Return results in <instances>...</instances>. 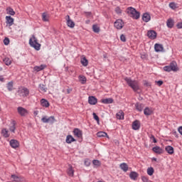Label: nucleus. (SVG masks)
<instances>
[{"mask_svg": "<svg viewBox=\"0 0 182 182\" xmlns=\"http://www.w3.org/2000/svg\"><path fill=\"white\" fill-rule=\"evenodd\" d=\"M124 80L127 82L128 86H129V87L134 90V92H137V90H139L140 85H139V81L133 80L129 77H125Z\"/></svg>", "mask_w": 182, "mask_h": 182, "instance_id": "nucleus-1", "label": "nucleus"}, {"mask_svg": "<svg viewBox=\"0 0 182 182\" xmlns=\"http://www.w3.org/2000/svg\"><path fill=\"white\" fill-rule=\"evenodd\" d=\"M127 14L133 19H139L140 18V13L133 7H128L127 9Z\"/></svg>", "mask_w": 182, "mask_h": 182, "instance_id": "nucleus-2", "label": "nucleus"}, {"mask_svg": "<svg viewBox=\"0 0 182 182\" xmlns=\"http://www.w3.org/2000/svg\"><path fill=\"white\" fill-rule=\"evenodd\" d=\"M29 44L32 48H34L36 50H41V44L38 43V38L35 37L34 35L31 36V38L29 40Z\"/></svg>", "mask_w": 182, "mask_h": 182, "instance_id": "nucleus-3", "label": "nucleus"}, {"mask_svg": "<svg viewBox=\"0 0 182 182\" xmlns=\"http://www.w3.org/2000/svg\"><path fill=\"white\" fill-rule=\"evenodd\" d=\"M41 122L43 123H50V124H53V123H55L56 122V119H55V117H53V116H51L49 117L44 116L41 119Z\"/></svg>", "mask_w": 182, "mask_h": 182, "instance_id": "nucleus-4", "label": "nucleus"}, {"mask_svg": "<svg viewBox=\"0 0 182 182\" xmlns=\"http://www.w3.org/2000/svg\"><path fill=\"white\" fill-rule=\"evenodd\" d=\"M18 93L20 96H23V97H26L29 96V90L26 87L20 88L18 91Z\"/></svg>", "mask_w": 182, "mask_h": 182, "instance_id": "nucleus-5", "label": "nucleus"}, {"mask_svg": "<svg viewBox=\"0 0 182 182\" xmlns=\"http://www.w3.org/2000/svg\"><path fill=\"white\" fill-rule=\"evenodd\" d=\"M114 26L117 29H122L123 26H124V23L123 22V20L122 19H117L114 23Z\"/></svg>", "mask_w": 182, "mask_h": 182, "instance_id": "nucleus-6", "label": "nucleus"}, {"mask_svg": "<svg viewBox=\"0 0 182 182\" xmlns=\"http://www.w3.org/2000/svg\"><path fill=\"white\" fill-rule=\"evenodd\" d=\"M11 178H12L13 181H14V182L25 181V178H23L22 176H17L15 174H12L11 176Z\"/></svg>", "mask_w": 182, "mask_h": 182, "instance_id": "nucleus-7", "label": "nucleus"}, {"mask_svg": "<svg viewBox=\"0 0 182 182\" xmlns=\"http://www.w3.org/2000/svg\"><path fill=\"white\" fill-rule=\"evenodd\" d=\"M17 112H18V114H20L21 116H26V114H28L27 109L22 107H18L17 108Z\"/></svg>", "mask_w": 182, "mask_h": 182, "instance_id": "nucleus-8", "label": "nucleus"}, {"mask_svg": "<svg viewBox=\"0 0 182 182\" xmlns=\"http://www.w3.org/2000/svg\"><path fill=\"white\" fill-rule=\"evenodd\" d=\"M65 19L67 21V25L69 28H75V22L70 19V16L69 15L65 16Z\"/></svg>", "mask_w": 182, "mask_h": 182, "instance_id": "nucleus-9", "label": "nucleus"}, {"mask_svg": "<svg viewBox=\"0 0 182 182\" xmlns=\"http://www.w3.org/2000/svg\"><path fill=\"white\" fill-rule=\"evenodd\" d=\"M147 36L149 39H156V38H157V33L153 30L149 31L147 32Z\"/></svg>", "mask_w": 182, "mask_h": 182, "instance_id": "nucleus-10", "label": "nucleus"}, {"mask_svg": "<svg viewBox=\"0 0 182 182\" xmlns=\"http://www.w3.org/2000/svg\"><path fill=\"white\" fill-rule=\"evenodd\" d=\"M73 134H74V136H75V137H77L78 139H82V136L83 135L82 130L77 128L74 129Z\"/></svg>", "mask_w": 182, "mask_h": 182, "instance_id": "nucleus-11", "label": "nucleus"}, {"mask_svg": "<svg viewBox=\"0 0 182 182\" xmlns=\"http://www.w3.org/2000/svg\"><path fill=\"white\" fill-rule=\"evenodd\" d=\"M152 151H154V153H156V154H163V153H164V149L157 146L154 147L152 149Z\"/></svg>", "mask_w": 182, "mask_h": 182, "instance_id": "nucleus-12", "label": "nucleus"}, {"mask_svg": "<svg viewBox=\"0 0 182 182\" xmlns=\"http://www.w3.org/2000/svg\"><path fill=\"white\" fill-rule=\"evenodd\" d=\"M153 108L149 107H146L144 109V114H145V116H151V114H153Z\"/></svg>", "mask_w": 182, "mask_h": 182, "instance_id": "nucleus-13", "label": "nucleus"}, {"mask_svg": "<svg viewBox=\"0 0 182 182\" xmlns=\"http://www.w3.org/2000/svg\"><path fill=\"white\" fill-rule=\"evenodd\" d=\"M140 121L135 120L132 122L133 130H139L140 129Z\"/></svg>", "mask_w": 182, "mask_h": 182, "instance_id": "nucleus-14", "label": "nucleus"}, {"mask_svg": "<svg viewBox=\"0 0 182 182\" xmlns=\"http://www.w3.org/2000/svg\"><path fill=\"white\" fill-rule=\"evenodd\" d=\"M6 22L9 26H12L14 25V19L11 17V16H6Z\"/></svg>", "mask_w": 182, "mask_h": 182, "instance_id": "nucleus-15", "label": "nucleus"}, {"mask_svg": "<svg viewBox=\"0 0 182 182\" xmlns=\"http://www.w3.org/2000/svg\"><path fill=\"white\" fill-rule=\"evenodd\" d=\"M88 103L92 105H96V103H97V98L94 96L89 97Z\"/></svg>", "mask_w": 182, "mask_h": 182, "instance_id": "nucleus-16", "label": "nucleus"}, {"mask_svg": "<svg viewBox=\"0 0 182 182\" xmlns=\"http://www.w3.org/2000/svg\"><path fill=\"white\" fill-rule=\"evenodd\" d=\"M10 146H11L13 149H17V147H19V142L15 139H11L10 141Z\"/></svg>", "mask_w": 182, "mask_h": 182, "instance_id": "nucleus-17", "label": "nucleus"}, {"mask_svg": "<svg viewBox=\"0 0 182 182\" xmlns=\"http://www.w3.org/2000/svg\"><path fill=\"white\" fill-rule=\"evenodd\" d=\"M135 109L138 111V112H142L143 109H144V105L141 104V103H139L136 102L135 104Z\"/></svg>", "mask_w": 182, "mask_h": 182, "instance_id": "nucleus-18", "label": "nucleus"}, {"mask_svg": "<svg viewBox=\"0 0 182 182\" xmlns=\"http://www.w3.org/2000/svg\"><path fill=\"white\" fill-rule=\"evenodd\" d=\"M137 177H139V173H137V172L136 171H132L129 173V178H131V180L136 181L137 180Z\"/></svg>", "mask_w": 182, "mask_h": 182, "instance_id": "nucleus-19", "label": "nucleus"}, {"mask_svg": "<svg viewBox=\"0 0 182 182\" xmlns=\"http://www.w3.org/2000/svg\"><path fill=\"white\" fill-rule=\"evenodd\" d=\"M150 19H151V17L150 16V14L148 13H145L142 16V20L144 22H149Z\"/></svg>", "mask_w": 182, "mask_h": 182, "instance_id": "nucleus-20", "label": "nucleus"}, {"mask_svg": "<svg viewBox=\"0 0 182 182\" xmlns=\"http://www.w3.org/2000/svg\"><path fill=\"white\" fill-rule=\"evenodd\" d=\"M154 49L156 52H163L164 48L163 47V45L161 44H155Z\"/></svg>", "mask_w": 182, "mask_h": 182, "instance_id": "nucleus-21", "label": "nucleus"}, {"mask_svg": "<svg viewBox=\"0 0 182 182\" xmlns=\"http://www.w3.org/2000/svg\"><path fill=\"white\" fill-rule=\"evenodd\" d=\"M67 173L70 177H73L75 174V171L73 170V167H72V166L69 165V168L67 170Z\"/></svg>", "mask_w": 182, "mask_h": 182, "instance_id": "nucleus-22", "label": "nucleus"}, {"mask_svg": "<svg viewBox=\"0 0 182 182\" xmlns=\"http://www.w3.org/2000/svg\"><path fill=\"white\" fill-rule=\"evenodd\" d=\"M38 90L39 92H41L42 93H45L47 92L48 88L46 87V85L43 84H40L38 86Z\"/></svg>", "mask_w": 182, "mask_h": 182, "instance_id": "nucleus-23", "label": "nucleus"}, {"mask_svg": "<svg viewBox=\"0 0 182 182\" xmlns=\"http://www.w3.org/2000/svg\"><path fill=\"white\" fill-rule=\"evenodd\" d=\"M171 67V70H173V72H177L178 70V68H177V63L176 62H172L169 65Z\"/></svg>", "mask_w": 182, "mask_h": 182, "instance_id": "nucleus-24", "label": "nucleus"}, {"mask_svg": "<svg viewBox=\"0 0 182 182\" xmlns=\"http://www.w3.org/2000/svg\"><path fill=\"white\" fill-rule=\"evenodd\" d=\"M16 124V123L15 122V121L11 122L9 131L11 132V133H15V130H16V127H15Z\"/></svg>", "mask_w": 182, "mask_h": 182, "instance_id": "nucleus-25", "label": "nucleus"}, {"mask_svg": "<svg viewBox=\"0 0 182 182\" xmlns=\"http://www.w3.org/2000/svg\"><path fill=\"white\" fill-rule=\"evenodd\" d=\"M1 134L3 136V137H5L6 139H7L8 137H9V136H11V134H9V131H8V129L4 128L1 130Z\"/></svg>", "mask_w": 182, "mask_h": 182, "instance_id": "nucleus-26", "label": "nucleus"}, {"mask_svg": "<svg viewBox=\"0 0 182 182\" xmlns=\"http://www.w3.org/2000/svg\"><path fill=\"white\" fill-rule=\"evenodd\" d=\"M165 150L168 154H174V148H173L171 146H166Z\"/></svg>", "mask_w": 182, "mask_h": 182, "instance_id": "nucleus-27", "label": "nucleus"}, {"mask_svg": "<svg viewBox=\"0 0 182 182\" xmlns=\"http://www.w3.org/2000/svg\"><path fill=\"white\" fill-rule=\"evenodd\" d=\"M41 105L43 107H49V106L50 105L49 104V102L48 100H46V99H42L41 100Z\"/></svg>", "mask_w": 182, "mask_h": 182, "instance_id": "nucleus-28", "label": "nucleus"}, {"mask_svg": "<svg viewBox=\"0 0 182 182\" xmlns=\"http://www.w3.org/2000/svg\"><path fill=\"white\" fill-rule=\"evenodd\" d=\"M80 63L82 66H87V65H89V61L87 60V59H86V57L85 56L81 57Z\"/></svg>", "mask_w": 182, "mask_h": 182, "instance_id": "nucleus-29", "label": "nucleus"}, {"mask_svg": "<svg viewBox=\"0 0 182 182\" xmlns=\"http://www.w3.org/2000/svg\"><path fill=\"white\" fill-rule=\"evenodd\" d=\"M166 26H168V28H173L174 26V20L169 18L166 21Z\"/></svg>", "mask_w": 182, "mask_h": 182, "instance_id": "nucleus-30", "label": "nucleus"}, {"mask_svg": "<svg viewBox=\"0 0 182 182\" xmlns=\"http://www.w3.org/2000/svg\"><path fill=\"white\" fill-rule=\"evenodd\" d=\"M65 141L68 144H70V143H73V141H76V139H75V138H73V136H72V135H68L66 137Z\"/></svg>", "mask_w": 182, "mask_h": 182, "instance_id": "nucleus-31", "label": "nucleus"}, {"mask_svg": "<svg viewBox=\"0 0 182 182\" xmlns=\"http://www.w3.org/2000/svg\"><path fill=\"white\" fill-rule=\"evenodd\" d=\"M46 68V65H41L40 66H35L33 70L36 72H41V70H43Z\"/></svg>", "mask_w": 182, "mask_h": 182, "instance_id": "nucleus-32", "label": "nucleus"}, {"mask_svg": "<svg viewBox=\"0 0 182 182\" xmlns=\"http://www.w3.org/2000/svg\"><path fill=\"white\" fill-rule=\"evenodd\" d=\"M102 103H104V105H110L111 103H113V99L112 98H105L102 100Z\"/></svg>", "mask_w": 182, "mask_h": 182, "instance_id": "nucleus-33", "label": "nucleus"}, {"mask_svg": "<svg viewBox=\"0 0 182 182\" xmlns=\"http://www.w3.org/2000/svg\"><path fill=\"white\" fill-rule=\"evenodd\" d=\"M121 170H123L125 173L129 170V166L126 163H122L119 165Z\"/></svg>", "mask_w": 182, "mask_h": 182, "instance_id": "nucleus-34", "label": "nucleus"}, {"mask_svg": "<svg viewBox=\"0 0 182 182\" xmlns=\"http://www.w3.org/2000/svg\"><path fill=\"white\" fill-rule=\"evenodd\" d=\"M49 14H46V13H43L42 14V21H43V22H49Z\"/></svg>", "mask_w": 182, "mask_h": 182, "instance_id": "nucleus-35", "label": "nucleus"}, {"mask_svg": "<svg viewBox=\"0 0 182 182\" xmlns=\"http://www.w3.org/2000/svg\"><path fill=\"white\" fill-rule=\"evenodd\" d=\"M116 116L117 119L119 120H123V119H124V113L123 111H119L118 113H117Z\"/></svg>", "mask_w": 182, "mask_h": 182, "instance_id": "nucleus-36", "label": "nucleus"}, {"mask_svg": "<svg viewBox=\"0 0 182 182\" xmlns=\"http://www.w3.org/2000/svg\"><path fill=\"white\" fill-rule=\"evenodd\" d=\"M6 12L9 15H11L12 16H14V15H15V11H14V9L11 8V7H8L6 9Z\"/></svg>", "mask_w": 182, "mask_h": 182, "instance_id": "nucleus-37", "label": "nucleus"}, {"mask_svg": "<svg viewBox=\"0 0 182 182\" xmlns=\"http://www.w3.org/2000/svg\"><path fill=\"white\" fill-rule=\"evenodd\" d=\"M148 176H153L154 174V168L153 167H149L146 170Z\"/></svg>", "mask_w": 182, "mask_h": 182, "instance_id": "nucleus-38", "label": "nucleus"}, {"mask_svg": "<svg viewBox=\"0 0 182 182\" xmlns=\"http://www.w3.org/2000/svg\"><path fill=\"white\" fill-rule=\"evenodd\" d=\"M7 89L9 92H12V90H14V82H9L7 84Z\"/></svg>", "mask_w": 182, "mask_h": 182, "instance_id": "nucleus-39", "label": "nucleus"}, {"mask_svg": "<svg viewBox=\"0 0 182 182\" xmlns=\"http://www.w3.org/2000/svg\"><path fill=\"white\" fill-rule=\"evenodd\" d=\"M78 77L82 85H85V83H86V77H85V75H80Z\"/></svg>", "mask_w": 182, "mask_h": 182, "instance_id": "nucleus-40", "label": "nucleus"}, {"mask_svg": "<svg viewBox=\"0 0 182 182\" xmlns=\"http://www.w3.org/2000/svg\"><path fill=\"white\" fill-rule=\"evenodd\" d=\"M92 31L95 33H99V32H100V28H99V26L97 25H93L92 26Z\"/></svg>", "mask_w": 182, "mask_h": 182, "instance_id": "nucleus-41", "label": "nucleus"}, {"mask_svg": "<svg viewBox=\"0 0 182 182\" xmlns=\"http://www.w3.org/2000/svg\"><path fill=\"white\" fill-rule=\"evenodd\" d=\"M97 137H106L107 136V134L105 132H100L97 133Z\"/></svg>", "mask_w": 182, "mask_h": 182, "instance_id": "nucleus-42", "label": "nucleus"}, {"mask_svg": "<svg viewBox=\"0 0 182 182\" xmlns=\"http://www.w3.org/2000/svg\"><path fill=\"white\" fill-rule=\"evenodd\" d=\"M4 62L5 65H6V66H9V65H11V63H12V61L11 60V59H9L8 58H5L4 59Z\"/></svg>", "mask_w": 182, "mask_h": 182, "instance_id": "nucleus-43", "label": "nucleus"}, {"mask_svg": "<svg viewBox=\"0 0 182 182\" xmlns=\"http://www.w3.org/2000/svg\"><path fill=\"white\" fill-rule=\"evenodd\" d=\"M114 11L116 12V14H117V15H120V14H122V9H120V7L117 6L114 9Z\"/></svg>", "mask_w": 182, "mask_h": 182, "instance_id": "nucleus-44", "label": "nucleus"}, {"mask_svg": "<svg viewBox=\"0 0 182 182\" xmlns=\"http://www.w3.org/2000/svg\"><path fill=\"white\" fill-rule=\"evenodd\" d=\"M92 164H94V166H97V167H99V166H100L101 164L99 160H93Z\"/></svg>", "mask_w": 182, "mask_h": 182, "instance_id": "nucleus-45", "label": "nucleus"}, {"mask_svg": "<svg viewBox=\"0 0 182 182\" xmlns=\"http://www.w3.org/2000/svg\"><path fill=\"white\" fill-rule=\"evenodd\" d=\"M164 70H165V72H171L172 70L170 65H166L164 67Z\"/></svg>", "mask_w": 182, "mask_h": 182, "instance_id": "nucleus-46", "label": "nucleus"}, {"mask_svg": "<svg viewBox=\"0 0 182 182\" xmlns=\"http://www.w3.org/2000/svg\"><path fill=\"white\" fill-rule=\"evenodd\" d=\"M169 7L171 9H176V8H177V6H176V3H170L169 4Z\"/></svg>", "mask_w": 182, "mask_h": 182, "instance_id": "nucleus-47", "label": "nucleus"}, {"mask_svg": "<svg viewBox=\"0 0 182 182\" xmlns=\"http://www.w3.org/2000/svg\"><path fill=\"white\" fill-rule=\"evenodd\" d=\"M120 41H122V42H126V36L123 34H122L120 36Z\"/></svg>", "mask_w": 182, "mask_h": 182, "instance_id": "nucleus-48", "label": "nucleus"}, {"mask_svg": "<svg viewBox=\"0 0 182 182\" xmlns=\"http://www.w3.org/2000/svg\"><path fill=\"white\" fill-rule=\"evenodd\" d=\"M150 139L152 140L154 143H157V140H156V137H154V135L151 134L150 135Z\"/></svg>", "mask_w": 182, "mask_h": 182, "instance_id": "nucleus-49", "label": "nucleus"}, {"mask_svg": "<svg viewBox=\"0 0 182 182\" xmlns=\"http://www.w3.org/2000/svg\"><path fill=\"white\" fill-rule=\"evenodd\" d=\"M92 116H93L95 120H96L97 122H99V117L97 116V114H96V113L94 112L92 114Z\"/></svg>", "mask_w": 182, "mask_h": 182, "instance_id": "nucleus-50", "label": "nucleus"}, {"mask_svg": "<svg viewBox=\"0 0 182 182\" xmlns=\"http://www.w3.org/2000/svg\"><path fill=\"white\" fill-rule=\"evenodd\" d=\"M141 180L143 182H149V178L147 176H141Z\"/></svg>", "mask_w": 182, "mask_h": 182, "instance_id": "nucleus-51", "label": "nucleus"}, {"mask_svg": "<svg viewBox=\"0 0 182 182\" xmlns=\"http://www.w3.org/2000/svg\"><path fill=\"white\" fill-rule=\"evenodd\" d=\"M85 164L89 167V166H90V161L89 159H85Z\"/></svg>", "mask_w": 182, "mask_h": 182, "instance_id": "nucleus-52", "label": "nucleus"}, {"mask_svg": "<svg viewBox=\"0 0 182 182\" xmlns=\"http://www.w3.org/2000/svg\"><path fill=\"white\" fill-rule=\"evenodd\" d=\"M4 45H9V38H6L4 40Z\"/></svg>", "mask_w": 182, "mask_h": 182, "instance_id": "nucleus-53", "label": "nucleus"}, {"mask_svg": "<svg viewBox=\"0 0 182 182\" xmlns=\"http://www.w3.org/2000/svg\"><path fill=\"white\" fill-rule=\"evenodd\" d=\"M176 27L178 29H182V21L177 23Z\"/></svg>", "mask_w": 182, "mask_h": 182, "instance_id": "nucleus-54", "label": "nucleus"}, {"mask_svg": "<svg viewBox=\"0 0 182 182\" xmlns=\"http://www.w3.org/2000/svg\"><path fill=\"white\" fill-rule=\"evenodd\" d=\"M156 83L158 85V86H161L163 85L162 80L156 81Z\"/></svg>", "mask_w": 182, "mask_h": 182, "instance_id": "nucleus-55", "label": "nucleus"}, {"mask_svg": "<svg viewBox=\"0 0 182 182\" xmlns=\"http://www.w3.org/2000/svg\"><path fill=\"white\" fill-rule=\"evenodd\" d=\"M178 132H179L180 134H181V136H182V127H180L178 128Z\"/></svg>", "mask_w": 182, "mask_h": 182, "instance_id": "nucleus-56", "label": "nucleus"}, {"mask_svg": "<svg viewBox=\"0 0 182 182\" xmlns=\"http://www.w3.org/2000/svg\"><path fill=\"white\" fill-rule=\"evenodd\" d=\"M85 15H86V16H92V13H90V12H86V13H85Z\"/></svg>", "mask_w": 182, "mask_h": 182, "instance_id": "nucleus-57", "label": "nucleus"}, {"mask_svg": "<svg viewBox=\"0 0 182 182\" xmlns=\"http://www.w3.org/2000/svg\"><path fill=\"white\" fill-rule=\"evenodd\" d=\"M70 92H72V89H68L67 90V93L69 95V93H70Z\"/></svg>", "mask_w": 182, "mask_h": 182, "instance_id": "nucleus-58", "label": "nucleus"}, {"mask_svg": "<svg viewBox=\"0 0 182 182\" xmlns=\"http://www.w3.org/2000/svg\"><path fill=\"white\" fill-rule=\"evenodd\" d=\"M0 81H1V82H4V78H3L2 76H0Z\"/></svg>", "mask_w": 182, "mask_h": 182, "instance_id": "nucleus-59", "label": "nucleus"}, {"mask_svg": "<svg viewBox=\"0 0 182 182\" xmlns=\"http://www.w3.org/2000/svg\"><path fill=\"white\" fill-rule=\"evenodd\" d=\"M90 23V20H87L86 21H85V23Z\"/></svg>", "mask_w": 182, "mask_h": 182, "instance_id": "nucleus-60", "label": "nucleus"}, {"mask_svg": "<svg viewBox=\"0 0 182 182\" xmlns=\"http://www.w3.org/2000/svg\"><path fill=\"white\" fill-rule=\"evenodd\" d=\"M153 161H157V159L156 158H152Z\"/></svg>", "mask_w": 182, "mask_h": 182, "instance_id": "nucleus-61", "label": "nucleus"}, {"mask_svg": "<svg viewBox=\"0 0 182 182\" xmlns=\"http://www.w3.org/2000/svg\"><path fill=\"white\" fill-rule=\"evenodd\" d=\"M97 182H105V181H98Z\"/></svg>", "mask_w": 182, "mask_h": 182, "instance_id": "nucleus-62", "label": "nucleus"}, {"mask_svg": "<svg viewBox=\"0 0 182 182\" xmlns=\"http://www.w3.org/2000/svg\"><path fill=\"white\" fill-rule=\"evenodd\" d=\"M0 112H1V107H0Z\"/></svg>", "mask_w": 182, "mask_h": 182, "instance_id": "nucleus-63", "label": "nucleus"}]
</instances>
